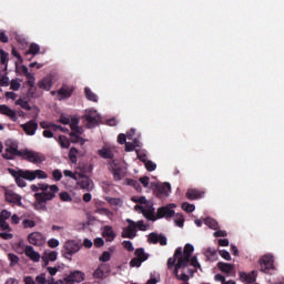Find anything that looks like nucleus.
<instances>
[{"label": "nucleus", "instance_id": "09e8293b", "mask_svg": "<svg viewBox=\"0 0 284 284\" xmlns=\"http://www.w3.org/2000/svg\"><path fill=\"white\" fill-rule=\"evenodd\" d=\"M9 174H11V176H13V179L16 180L18 176H24L23 174V170H14V169H8Z\"/></svg>", "mask_w": 284, "mask_h": 284}, {"label": "nucleus", "instance_id": "f704fd0d", "mask_svg": "<svg viewBox=\"0 0 284 284\" xmlns=\"http://www.w3.org/2000/svg\"><path fill=\"white\" fill-rule=\"evenodd\" d=\"M84 94L88 101H92L93 103H97V101H99V97L88 87L84 88Z\"/></svg>", "mask_w": 284, "mask_h": 284}, {"label": "nucleus", "instance_id": "680f3d73", "mask_svg": "<svg viewBox=\"0 0 284 284\" xmlns=\"http://www.w3.org/2000/svg\"><path fill=\"white\" fill-rule=\"evenodd\" d=\"M24 77L27 78V85H34L37 78H34L32 73L29 72Z\"/></svg>", "mask_w": 284, "mask_h": 284}, {"label": "nucleus", "instance_id": "a19ab883", "mask_svg": "<svg viewBox=\"0 0 284 284\" xmlns=\"http://www.w3.org/2000/svg\"><path fill=\"white\" fill-rule=\"evenodd\" d=\"M16 105H20V108H22V110H32V106H30V103H28V101L23 100V99H18L16 101Z\"/></svg>", "mask_w": 284, "mask_h": 284}, {"label": "nucleus", "instance_id": "338daca9", "mask_svg": "<svg viewBox=\"0 0 284 284\" xmlns=\"http://www.w3.org/2000/svg\"><path fill=\"white\" fill-rule=\"evenodd\" d=\"M0 230L10 232V224H8V222H6V220L0 217Z\"/></svg>", "mask_w": 284, "mask_h": 284}, {"label": "nucleus", "instance_id": "13d9d810", "mask_svg": "<svg viewBox=\"0 0 284 284\" xmlns=\"http://www.w3.org/2000/svg\"><path fill=\"white\" fill-rule=\"evenodd\" d=\"M52 176H53V180L61 181V179H63V173H61V170L55 169L52 172Z\"/></svg>", "mask_w": 284, "mask_h": 284}, {"label": "nucleus", "instance_id": "bb28decb", "mask_svg": "<svg viewBox=\"0 0 284 284\" xmlns=\"http://www.w3.org/2000/svg\"><path fill=\"white\" fill-rule=\"evenodd\" d=\"M57 256H59V253H57V251L44 252L42 261L44 262V265H48L49 261H57Z\"/></svg>", "mask_w": 284, "mask_h": 284}, {"label": "nucleus", "instance_id": "c03bdc74", "mask_svg": "<svg viewBox=\"0 0 284 284\" xmlns=\"http://www.w3.org/2000/svg\"><path fill=\"white\" fill-rule=\"evenodd\" d=\"M59 143H60L61 148H64L67 150H68V148H70V140H68V136H65V135L59 136Z\"/></svg>", "mask_w": 284, "mask_h": 284}, {"label": "nucleus", "instance_id": "f03ea898", "mask_svg": "<svg viewBox=\"0 0 284 284\" xmlns=\"http://www.w3.org/2000/svg\"><path fill=\"white\" fill-rule=\"evenodd\" d=\"M40 195H42V199L44 201H52V199H54V196H57V193L59 192V186L57 184H40Z\"/></svg>", "mask_w": 284, "mask_h": 284}, {"label": "nucleus", "instance_id": "8fccbe9b", "mask_svg": "<svg viewBox=\"0 0 284 284\" xmlns=\"http://www.w3.org/2000/svg\"><path fill=\"white\" fill-rule=\"evenodd\" d=\"M22 225L24 230L32 229L37 226V223L33 220H23Z\"/></svg>", "mask_w": 284, "mask_h": 284}, {"label": "nucleus", "instance_id": "4468645a", "mask_svg": "<svg viewBox=\"0 0 284 284\" xmlns=\"http://www.w3.org/2000/svg\"><path fill=\"white\" fill-rule=\"evenodd\" d=\"M21 128L28 136H34L37 130H39V123H37L36 120H30L29 122L21 124Z\"/></svg>", "mask_w": 284, "mask_h": 284}, {"label": "nucleus", "instance_id": "6ab92c4d", "mask_svg": "<svg viewBox=\"0 0 284 284\" xmlns=\"http://www.w3.org/2000/svg\"><path fill=\"white\" fill-rule=\"evenodd\" d=\"M24 254L26 256H28V258L33 261V263H39V261H41V255L39 254V252L34 251V247L30 245L26 246Z\"/></svg>", "mask_w": 284, "mask_h": 284}, {"label": "nucleus", "instance_id": "2eb2a0df", "mask_svg": "<svg viewBox=\"0 0 284 284\" xmlns=\"http://www.w3.org/2000/svg\"><path fill=\"white\" fill-rule=\"evenodd\" d=\"M217 268L220 270V272H223L227 276H236V267L234 266V264L219 262Z\"/></svg>", "mask_w": 284, "mask_h": 284}, {"label": "nucleus", "instance_id": "39448f33", "mask_svg": "<svg viewBox=\"0 0 284 284\" xmlns=\"http://www.w3.org/2000/svg\"><path fill=\"white\" fill-rule=\"evenodd\" d=\"M22 159H24L26 161H29V163L37 164V163H43V161H45V155L36 151L23 150Z\"/></svg>", "mask_w": 284, "mask_h": 284}, {"label": "nucleus", "instance_id": "bf43d9fd", "mask_svg": "<svg viewBox=\"0 0 284 284\" xmlns=\"http://www.w3.org/2000/svg\"><path fill=\"white\" fill-rule=\"evenodd\" d=\"M122 245L128 252H134V245L130 241H123Z\"/></svg>", "mask_w": 284, "mask_h": 284}, {"label": "nucleus", "instance_id": "6e6d98bb", "mask_svg": "<svg viewBox=\"0 0 284 284\" xmlns=\"http://www.w3.org/2000/svg\"><path fill=\"white\" fill-rule=\"evenodd\" d=\"M0 85L2 88H8V85H10V78L7 75H0Z\"/></svg>", "mask_w": 284, "mask_h": 284}, {"label": "nucleus", "instance_id": "aec40b11", "mask_svg": "<svg viewBox=\"0 0 284 284\" xmlns=\"http://www.w3.org/2000/svg\"><path fill=\"white\" fill-rule=\"evenodd\" d=\"M28 181H34V179H48V174L43 170H26Z\"/></svg>", "mask_w": 284, "mask_h": 284}, {"label": "nucleus", "instance_id": "b1692460", "mask_svg": "<svg viewBox=\"0 0 284 284\" xmlns=\"http://www.w3.org/2000/svg\"><path fill=\"white\" fill-rule=\"evenodd\" d=\"M102 236L105 239L106 242L112 243L116 239V233H114V230L112 226H104Z\"/></svg>", "mask_w": 284, "mask_h": 284}, {"label": "nucleus", "instance_id": "c756f323", "mask_svg": "<svg viewBox=\"0 0 284 284\" xmlns=\"http://www.w3.org/2000/svg\"><path fill=\"white\" fill-rule=\"evenodd\" d=\"M29 99H39L41 97V91L34 87V84L29 85L28 92H27Z\"/></svg>", "mask_w": 284, "mask_h": 284}, {"label": "nucleus", "instance_id": "ddd939ff", "mask_svg": "<svg viewBox=\"0 0 284 284\" xmlns=\"http://www.w3.org/2000/svg\"><path fill=\"white\" fill-rule=\"evenodd\" d=\"M28 241L31 245H36L37 247H41V245H45V237L43 234L39 232H33L28 235Z\"/></svg>", "mask_w": 284, "mask_h": 284}, {"label": "nucleus", "instance_id": "7c9ffc66", "mask_svg": "<svg viewBox=\"0 0 284 284\" xmlns=\"http://www.w3.org/2000/svg\"><path fill=\"white\" fill-rule=\"evenodd\" d=\"M105 270H108V265L100 264L98 270L93 272V278H103L105 276Z\"/></svg>", "mask_w": 284, "mask_h": 284}, {"label": "nucleus", "instance_id": "0e129e2a", "mask_svg": "<svg viewBox=\"0 0 284 284\" xmlns=\"http://www.w3.org/2000/svg\"><path fill=\"white\" fill-rule=\"evenodd\" d=\"M36 282L38 284H48V280L45 278V273H42L40 275H37Z\"/></svg>", "mask_w": 284, "mask_h": 284}, {"label": "nucleus", "instance_id": "774afa93", "mask_svg": "<svg viewBox=\"0 0 284 284\" xmlns=\"http://www.w3.org/2000/svg\"><path fill=\"white\" fill-rule=\"evenodd\" d=\"M60 199H61V201H64V202H71L72 201V196L68 192L60 193Z\"/></svg>", "mask_w": 284, "mask_h": 284}, {"label": "nucleus", "instance_id": "473e14b6", "mask_svg": "<svg viewBox=\"0 0 284 284\" xmlns=\"http://www.w3.org/2000/svg\"><path fill=\"white\" fill-rule=\"evenodd\" d=\"M40 50H41V47H39V44L31 43L29 45L28 51H26L24 55L28 57V54H32V57H37V54H39Z\"/></svg>", "mask_w": 284, "mask_h": 284}, {"label": "nucleus", "instance_id": "58836bf2", "mask_svg": "<svg viewBox=\"0 0 284 284\" xmlns=\"http://www.w3.org/2000/svg\"><path fill=\"white\" fill-rule=\"evenodd\" d=\"M7 152H9V154H11V156L14 159V156H23V150L20 151L17 149V146H9L6 149Z\"/></svg>", "mask_w": 284, "mask_h": 284}, {"label": "nucleus", "instance_id": "7ed1b4c3", "mask_svg": "<svg viewBox=\"0 0 284 284\" xmlns=\"http://www.w3.org/2000/svg\"><path fill=\"white\" fill-rule=\"evenodd\" d=\"M194 252V245L186 244L184 251L181 247L175 250V256H180L179 261H182L186 265H190V258H192V253Z\"/></svg>", "mask_w": 284, "mask_h": 284}, {"label": "nucleus", "instance_id": "423d86ee", "mask_svg": "<svg viewBox=\"0 0 284 284\" xmlns=\"http://www.w3.org/2000/svg\"><path fill=\"white\" fill-rule=\"evenodd\" d=\"M75 181H78V185L82 190H87V192H92V190H94V182H92V179L83 173H79Z\"/></svg>", "mask_w": 284, "mask_h": 284}, {"label": "nucleus", "instance_id": "3c124183", "mask_svg": "<svg viewBox=\"0 0 284 284\" xmlns=\"http://www.w3.org/2000/svg\"><path fill=\"white\" fill-rule=\"evenodd\" d=\"M131 201L133 203H140L141 205H148V199H145V196H140V197L133 196Z\"/></svg>", "mask_w": 284, "mask_h": 284}, {"label": "nucleus", "instance_id": "5fc2aeb1", "mask_svg": "<svg viewBox=\"0 0 284 284\" xmlns=\"http://www.w3.org/2000/svg\"><path fill=\"white\" fill-rule=\"evenodd\" d=\"M126 183L131 185V187H135V190H141V184L136 180L126 179Z\"/></svg>", "mask_w": 284, "mask_h": 284}, {"label": "nucleus", "instance_id": "dca6fc26", "mask_svg": "<svg viewBox=\"0 0 284 284\" xmlns=\"http://www.w3.org/2000/svg\"><path fill=\"white\" fill-rule=\"evenodd\" d=\"M84 123L87 128L92 129L99 125V118L97 116V112H89L84 116Z\"/></svg>", "mask_w": 284, "mask_h": 284}, {"label": "nucleus", "instance_id": "603ef678", "mask_svg": "<svg viewBox=\"0 0 284 284\" xmlns=\"http://www.w3.org/2000/svg\"><path fill=\"white\" fill-rule=\"evenodd\" d=\"M8 258L10 261V265L14 266L17 263H19V256H17L14 253H9Z\"/></svg>", "mask_w": 284, "mask_h": 284}, {"label": "nucleus", "instance_id": "c85d7f7f", "mask_svg": "<svg viewBox=\"0 0 284 284\" xmlns=\"http://www.w3.org/2000/svg\"><path fill=\"white\" fill-rule=\"evenodd\" d=\"M143 216L145 217L146 221H156V215H154V209L152 207V205H150L148 209H144V211H142Z\"/></svg>", "mask_w": 284, "mask_h": 284}, {"label": "nucleus", "instance_id": "de8ad7c7", "mask_svg": "<svg viewBox=\"0 0 284 284\" xmlns=\"http://www.w3.org/2000/svg\"><path fill=\"white\" fill-rule=\"evenodd\" d=\"M0 62L2 65L8 67V52H6L3 49H0Z\"/></svg>", "mask_w": 284, "mask_h": 284}, {"label": "nucleus", "instance_id": "e433bc0d", "mask_svg": "<svg viewBox=\"0 0 284 284\" xmlns=\"http://www.w3.org/2000/svg\"><path fill=\"white\" fill-rule=\"evenodd\" d=\"M185 267H187V264L181 260H179L174 266V271L173 274L176 278H179V270H185Z\"/></svg>", "mask_w": 284, "mask_h": 284}, {"label": "nucleus", "instance_id": "f3484780", "mask_svg": "<svg viewBox=\"0 0 284 284\" xmlns=\"http://www.w3.org/2000/svg\"><path fill=\"white\" fill-rule=\"evenodd\" d=\"M34 199H36V202L33 204L34 210H37L38 212H41V211L44 212L48 210V207L45 206V203H48V201L43 199V195H41V193H36Z\"/></svg>", "mask_w": 284, "mask_h": 284}, {"label": "nucleus", "instance_id": "4be33fe9", "mask_svg": "<svg viewBox=\"0 0 284 284\" xmlns=\"http://www.w3.org/2000/svg\"><path fill=\"white\" fill-rule=\"evenodd\" d=\"M256 276H258L257 271H252L251 273L240 272V278L244 283H256Z\"/></svg>", "mask_w": 284, "mask_h": 284}, {"label": "nucleus", "instance_id": "69168bd1", "mask_svg": "<svg viewBox=\"0 0 284 284\" xmlns=\"http://www.w3.org/2000/svg\"><path fill=\"white\" fill-rule=\"evenodd\" d=\"M219 254L222 256V258H224V261H232V255H230V252L221 250L219 251Z\"/></svg>", "mask_w": 284, "mask_h": 284}, {"label": "nucleus", "instance_id": "9b49d317", "mask_svg": "<svg viewBox=\"0 0 284 284\" xmlns=\"http://www.w3.org/2000/svg\"><path fill=\"white\" fill-rule=\"evenodd\" d=\"M74 92V88L72 85L62 84V87L58 90V101H65L70 99Z\"/></svg>", "mask_w": 284, "mask_h": 284}, {"label": "nucleus", "instance_id": "6e6552de", "mask_svg": "<svg viewBox=\"0 0 284 284\" xmlns=\"http://www.w3.org/2000/svg\"><path fill=\"white\" fill-rule=\"evenodd\" d=\"M83 281H85V273L82 271H72L63 278V283L65 284L83 283Z\"/></svg>", "mask_w": 284, "mask_h": 284}, {"label": "nucleus", "instance_id": "f8f14e48", "mask_svg": "<svg viewBox=\"0 0 284 284\" xmlns=\"http://www.w3.org/2000/svg\"><path fill=\"white\" fill-rule=\"evenodd\" d=\"M152 187L155 196L158 197L163 196V194H168V192L172 190V185L168 182H164L163 184L152 183Z\"/></svg>", "mask_w": 284, "mask_h": 284}, {"label": "nucleus", "instance_id": "e2e57ef3", "mask_svg": "<svg viewBox=\"0 0 284 284\" xmlns=\"http://www.w3.org/2000/svg\"><path fill=\"white\" fill-rule=\"evenodd\" d=\"M189 263H191L192 267L201 270V264L199 263V258L196 257V255L191 257Z\"/></svg>", "mask_w": 284, "mask_h": 284}, {"label": "nucleus", "instance_id": "a211bd4d", "mask_svg": "<svg viewBox=\"0 0 284 284\" xmlns=\"http://www.w3.org/2000/svg\"><path fill=\"white\" fill-rule=\"evenodd\" d=\"M21 195L14 193L13 191L6 192V201L7 203H11L12 205H18L21 207Z\"/></svg>", "mask_w": 284, "mask_h": 284}, {"label": "nucleus", "instance_id": "1a4fd4ad", "mask_svg": "<svg viewBox=\"0 0 284 284\" xmlns=\"http://www.w3.org/2000/svg\"><path fill=\"white\" fill-rule=\"evenodd\" d=\"M173 207H176V204L171 203L159 207L156 212V219H172V216H174Z\"/></svg>", "mask_w": 284, "mask_h": 284}, {"label": "nucleus", "instance_id": "9d476101", "mask_svg": "<svg viewBox=\"0 0 284 284\" xmlns=\"http://www.w3.org/2000/svg\"><path fill=\"white\" fill-rule=\"evenodd\" d=\"M129 225L122 231V239H135L136 236V222L126 220Z\"/></svg>", "mask_w": 284, "mask_h": 284}, {"label": "nucleus", "instance_id": "412c9836", "mask_svg": "<svg viewBox=\"0 0 284 284\" xmlns=\"http://www.w3.org/2000/svg\"><path fill=\"white\" fill-rule=\"evenodd\" d=\"M148 242L153 243V245H156V243H160V245H168V237L153 232L149 235Z\"/></svg>", "mask_w": 284, "mask_h": 284}, {"label": "nucleus", "instance_id": "20e7f679", "mask_svg": "<svg viewBox=\"0 0 284 284\" xmlns=\"http://www.w3.org/2000/svg\"><path fill=\"white\" fill-rule=\"evenodd\" d=\"M260 272L263 274H270L271 270H274V256L272 254H265L258 260Z\"/></svg>", "mask_w": 284, "mask_h": 284}, {"label": "nucleus", "instance_id": "a18cd8bd", "mask_svg": "<svg viewBox=\"0 0 284 284\" xmlns=\"http://www.w3.org/2000/svg\"><path fill=\"white\" fill-rule=\"evenodd\" d=\"M182 210H184V212H187V214L194 212V210H196V206H194V204H190L187 202L182 203Z\"/></svg>", "mask_w": 284, "mask_h": 284}, {"label": "nucleus", "instance_id": "4c0bfd02", "mask_svg": "<svg viewBox=\"0 0 284 284\" xmlns=\"http://www.w3.org/2000/svg\"><path fill=\"white\" fill-rule=\"evenodd\" d=\"M204 224H206L210 230H219V222L212 217L204 219Z\"/></svg>", "mask_w": 284, "mask_h": 284}, {"label": "nucleus", "instance_id": "4d7b16f0", "mask_svg": "<svg viewBox=\"0 0 284 284\" xmlns=\"http://www.w3.org/2000/svg\"><path fill=\"white\" fill-rule=\"evenodd\" d=\"M175 224L178 225V227H183V224L185 223V217H183V215H176L174 219Z\"/></svg>", "mask_w": 284, "mask_h": 284}, {"label": "nucleus", "instance_id": "f257e3e1", "mask_svg": "<svg viewBox=\"0 0 284 284\" xmlns=\"http://www.w3.org/2000/svg\"><path fill=\"white\" fill-rule=\"evenodd\" d=\"M82 244L77 240H68L62 247V256L68 261H72L73 254L80 252Z\"/></svg>", "mask_w": 284, "mask_h": 284}, {"label": "nucleus", "instance_id": "79ce46f5", "mask_svg": "<svg viewBox=\"0 0 284 284\" xmlns=\"http://www.w3.org/2000/svg\"><path fill=\"white\" fill-rule=\"evenodd\" d=\"M112 174L114 181H121V179H123V171L119 168L112 169Z\"/></svg>", "mask_w": 284, "mask_h": 284}, {"label": "nucleus", "instance_id": "ea45409f", "mask_svg": "<svg viewBox=\"0 0 284 284\" xmlns=\"http://www.w3.org/2000/svg\"><path fill=\"white\" fill-rule=\"evenodd\" d=\"M179 258H181V256H176V252L174 253L173 257H169L168 260V270H174V267H176V261H179Z\"/></svg>", "mask_w": 284, "mask_h": 284}, {"label": "nucleus", "instance_id": "49530a36", "mask_svg": "<svg viewBox=\"0 0 284 284\" xmlns=\"http://www.w3.org/2000/svg\"><path fill=\"white\" fill-rule=\"evenodd\" d=\"M112 258V253L104 251L102 255L99 257L100 263H108Z\"/></svg>", "mask_w": 284, "mask_h": 284}, {"label": "nucleus", "instance_id": "5701e85b", "mask_svg": "<svg viewBox=\"0 0 284 284\" xmlns=\"http://www.w3.org/2000/svg\"><path fill=\"white\" fill-rule=\"evenodd\" d=\"M0 114H4V116H9L11 121H17V112L10 109V106L6 104H0Z\"/></svg>", "mask_w": 284, "mask_h": 284}, {"label": "nucleus", "instance_id": "052dcab7", "mask_svg": "<svg viewBox=\"0 0 284 284\" xmlns=\"http://www.w3.org/2000/svg\"><path fill=\"white\" fill-rule=\"evenodd\" d=\"M143 262L139 258V257H133L131 261H130V267H141V264Z\"/></svg>", "mask_w": 284, "mask_h": 284}, {"label": "nucleus", "instance_id": "c9c22d12", "mask_svg": "<svg viewBox=\"0 0 284 284\" xmlns=\"http://www.w3.org/2000/svg\"><path fill=\"white\" fill-rule=\"evenodd\" d=\"M77 154H79V150L72 146L69 151V161H71V163L73 164H77V162L79 161V158L77 156Z\"/></svg>", "mask_w": 284, "mask_h": 284}, {"label": "nucleus", "instance_id": "72a5a7b5", "mask_svg": "<svg viewBox=\"0 0 284 284\" xmlns=\"http://www.w3.org/2000/svg\"><path fill=\"white\" fill-rule=\"evenodd\" d=\"M134 255L136 256V258H139L143 263H145V261H148V258L150 256V255H148V253H145V248H143V247L136 248L134 252Z\"/></svg>", "mask_w": 284, "mask_h": 284}, {"label": "nucleus", "instance_id": "0eeeda50", "mask_svg": "<svg viewBox=\"0 0 284 284\" xmlns=\"http://www.w3.org/2000/svg\"><path fill=\"white\" fill-rule=\"evenodd\" d=\"M69 125L72 130L71 136H75V140L73 141V143H81V145H83V143H85V140L77 135V134H81V128H79V119L77 118L71 119L69 122Z\"/></svg>", "mask_w": 284, "mask_h": 284}, {"label": "nucleus", "instance_id": "864d4df0", "mask_svg": "<svg viewBox=\"0 0 284 284\" xmlns=\"http://www.w3.org/2000/svg\"><path fill=\"white\" fill-rule=\"evenodd\" d=\"M144 165L148 170V172H154V170H156V163L148 160L146 162H144Z\"/></svg>", "mask_w": 284, "mask_h": 284}, {"label": "nucleus", "instance_id": "cd10ccee", "mask_svg": "<svg viewBox=\"0 0 284 284\" xmlns=\"http://www.w3.org/2000/svg\"><path fill=\"white\" fill-rule=\"evenodd\" d=\"M99 156L101 159H114V152H112V149L103 146L98 151Z\"/></svg>", "mask_w": 284, "mask_h": 284}, {"label": "nucleus", "instance_id": "a878e982", "mask_svg": "<svg viewBox=\"0 0 284 284\" xmlns=\"http://www.w3.org/2000/svg\"><path fill=\"white\" fill-rule=\"evenodd\" d=\"M201 196H203V192L196 189H189L186 192V199H189V201H196V199H201Z\"/></svg>", "mask_w": 284, "mask_h": 284}, {"label": "nucleus", "instance_id": "37998d69", "mask_svg": "<svg viewBox=\"0 0 284 284\" xmlns=\"http://www.w3.org/2000/svg\"><path fill=\"white\" fill-rule=\"evenodd\" d=\"M205 256L209 261H216V250L207 248L205 251Z\"/></svg>", "mask_w": 284, "mask_h": 284}, {"label": "nucleus", "instance_id": "393cba45", "mask_svg": "<svg viewBox=\"0 0 284 284\" xmlns=\"http://www.w3.org/2000/svg\"><path fill=\"white\" fill-rule=\"evenodd\" d=\"M38 88H40V90H45L47 92L52 90V78L44 77L41 81L38 82Z\"/></svg>", "mask_w": 284, "mask_h": 284}, {"label": "nucleus", "instance_id": "2f4dec72", "mask_svg": "<svg viewBox=\"0 0 284 284\" xmlns=\"http://www.w3.org/2000/svg\"><path fill=\"white\" fill-rule=\"evenodd\" d=\"M22 174L24 175H18L14 180L18 187H26V185H28V183H26V181H28V171L22 172Z\"/></svg>", "mask_w": 284, "mask_h": 284}]
</instances>
